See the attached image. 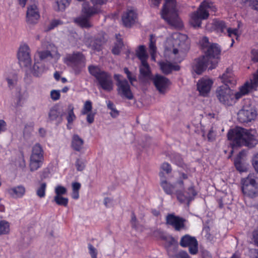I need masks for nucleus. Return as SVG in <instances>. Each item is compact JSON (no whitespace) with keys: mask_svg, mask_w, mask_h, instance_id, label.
Here are the masks:
<instances>
[{"mask_svg":"<svg viewBox=\"0 0 258 258\" xmlns=\"http://www.w3.org/2000/svg\"><path fill=\"white\" fill-rule=\"evenodd\" d=\"M252 238L255 244L258 246V229L252 232Z\"/></svg>","mask_w":258,"mask_h":258,"instance_id":"63","label":"nucleus"},{"mask_svg":"<svg viewBox=\"0 0 258 258\" xmlns=\"http://www.w3.org/2000/svg\"><path fill=\"white\" fill-rule=\"evenodd\" d=\"M6 80L8 82V87L10 89H13L17 84L18 81V75L15 73H11L6 78Z\"/></svg>","mask_w":258,"mask_h":258,"instance_id":"31","label":"nucleus"},{"mask_svg":"<svg viewBox=\"0 0 258 258\" xmlns=\"http://www.w3.org/2000/svg\"><path fill=\"white\" fill-rule=\"evenodd\" d=\"M123 70L124 72L126 74L127 78L129 80L130 83L131 84H133V82L136 81V76L133 75L127 68H124Z\"/></svg>","mask_w":258,"mask_h":258,"instance_id":"51","label":"nucleus"},{"mask_svg":"<svg viewBox=\"0 0 258 258\" xmlns=\"http://www.w3.org/2000/svg\"><path fill=\"white\" fill-rule=\"evenodd\" d=\"M252 164L255 170L258 173V153L253 157Z\"/></svg>","mask_w":258,"mask_h":258,"instance_id":"59","label":"nucleus"},{"mask_svg":"<svg viewBox=\"0 0 258 258\" xmlns=\"http://www.w3.org/2000/svg\"><path fill=\"white\" fill-rule=\"evenodd\" d=\"M19 62L24 66L27 67L31 64L32 62L30 49L26 44L20 45L17 54Z\"/></svg>","mask_w":258,"mask_h":258,"instance_id":"13","label":"nucleus"},{"mask_svg":"<svg viewBox=\"0 0 258 258\" xmlns=\"http://www.w3.org/2000/svg\"><path fill=\"white\" fill-rule=\"evenodd\" d=\"M161 0H152L155 7H158ZM161 17L170 26L179 28L182 26V23L178 17L176 9V0H165L161 12Z\"/></svg>","mask_w":258,"mask_h":258,"instance_id":"2","label":"nucleus"},{"mask_svg":"<svg viewBox=\"0 0 258 258\" xmlns=\"http://www.w3.org/2000/svg\"><path fill=\"white\" fill-rule=\"evenodd\" d=\"M92 109V102L89 101H86L84 105L83 110H82V114L84 115L90 112Z\"/></svg>","mask_w":258,"mask_h":258,"instance_id":"45","label":"nucleus"},{"mask_svg":"<svg viewBox=\"0 0 258 258\" xmlns=\"http://www.w3.org/2000/svg\"><path fill=\"white\" fill-rule=\"evenodd\" d=\"M119 36H120L119 34L116 35V37L117 39V43L115 44L114 47L112 49V53L115 55L119 54L120 48L123 45V42L118 38Z\"/></svg>","mask_w":258,"mask_h":258,"instance_id":"39","label":"nucleus"},{"mask_svg":"<svg viewBox=\"0 0 258 258\" xmlns=\"http://www.w3.org/2000/svg\"><path fill=\"white\" fill-rule=\"evenodd\" d=\"M221 48L218 44L212 43L208 47L206 50H205V55L207 56L209 59L217 61L215 58L220 55Z\"/></svg>","mask_w":258,"mask_h":258,"instance_id":"21","label":"nucleus"},{"mask_svg":"<svg viewBox=\"0 0 258 258\" xmlns=\"http://www.w3.org/2000/svg\"><path fill=\"white\" fill-rule=\"evenodd\" d=\"M161 186L166 194L171 195L173 194L175 188L173 184L168 182L166 180H163L161 182Z\"/></svg>","mask_w":258,"mask_h":258,"instance_id":"34","label":"nucleus"},{"mask_svg":"<svg viewBox=\"0 0 258 258\" xmlns=\"http://www.w3.org/2000/svg\"><path fill=\"white\" fill-rule=\"evenodd\" d=\"M84 140L78 135L75 134L72 137L71 147L75 151L80 152L83 148Z\"/></svg>","mask_w":258,"mask_h":258,"instance_id":"24","label":"nucleus"},{"mask_svg":"<svg viewBox=\"0 0 258 258\" xmlns=\"http://www.w3.org/2000/svg\"><path fill=\"white\" fill-rule=\"evenodd\" d=\"M44 151L39 143H36L32 147L30 158L44 159Z\"/></svg>","mask_w":258,"mask_h":258,"instance_id":"26","label":"nucleus"},{"mask_svg":"<svg viewBox=\"0 0 258 258\" xmlns=\"http://www.w3.org/2000/svg\"><path fill=\"white\" fill-rule=\"evenodd\" d=\"M88 71L96 79L98 85L101 88L107 92H110L113 90V81L111 75L109 73L101 70L98 66L93 65L88 67Z\"/></svg>","mask_w":258,"mask_h":258,"instance_id":"5","label":"nucleus"},{"mask_svg":"<svg viewBox=\"0 0 258 258\" xmlns=\"http://www.w3.org/2000/svg\"><path fill=\"white\" fill-rule=\"evenodd\" d=\"M7 130V123L3 119H0V134Z\"/></svg>","mask_w":258,"mask_h":258,"instance_id":"64","label":"nucleus"},{"mask_svg":"<svg viewBox=\"0 0 258 258\" xmlns=\"http://www.w3.org/2000/svg\"><path fill=\"white\" fill-rule=\"evenodd\" d=\"M216 11V8L210 0H205L201 3L196 11L190 15L189 23L195 28L201 27L202 21L208 18L210 12Z\"/></svg>","mask_w":258,"mask_h":258,"instance_id":"3","label":"nucleus"},{"mask_svg":"<svg viewBox=\"0 0 258 258\" xmlns=\"http://www.w3.org/2000/svg\"><path fill=\"white\" fill-rule=\"evenodd\" d=\"M104 42V38L103 37H89L86 40L85 44L88 47L99 51Z\"/></svg>","mask_w":258,"mask_h":258,"instance_id":"18","label":"nucleus"},{"mask_svg":"<svg viewBox=\"0 0 258 258\" xmlns=\"http://www.w3.org/2000/svg\"><path fill=\"white\" fill-rule=\"evenodd\" d=\"M162 170L166 172V173L169 174L171 172L172 168L171 165L167 162L163 163L161 166Z\"/></svg>","mask_w":258,"mask_h":258,"instance_id":"55","label":"nucleus"},{"mask_svg":"<svg viewBox=\"0 0 258 258\" xmlns=\"http://www.w3.org/2000/svg\"><path fill=\"white\" fill-rule=\"evenodd\" d=\"M251 89L249 83L246 82L239 88V91L234 94L237 101L243 96L247 94Z\"/></svg>","mask_w":258,"mask_h":258,"instance_id":"29","label":"nucleus"},{"mask_svg":"<svg viewBox=\"0 0 258 258\" xmlns=\"http://www.w3.org/2000/svg\"><path fill=\"white\" fill-rule=\"evenodd\" d=\"M153 80L157 90L161 94H165L171 85V82L168 78L159 75H156Z\"/></svg>","mask_w":258,"mask_h":258,"instance_id":"15","label":"nucleus"},{"mask_svg":"<svg viewBox=\"0 0 258 258\" xmlns=\"http://www.w3.org/2000/svg\"><path fill=\"white\" fill-rule=\"evenodd\" d=\"M201 45L203 49L208 48V47L210 45V42L209 41V39L207 37H204L202 39L201 42Z\"/></svg>","mask_w":258,"mask_h":258,"instance_id":"53","label":"nucleus"},{"mask_svg":"<svg viewBox=\"0 0 258 258\" xmlns=\"http://www.w3.org/2000/svg\"><path fill=\"white\" fill-rule=\"evenodd\" d=\"M226 32L228 34V36L230 37H232L233 35L235 36H237L238 30L237 29H231L228 28L226 30Z\"/></svg>","mask_w":258,"mask_h":258,"instance_id":"57","label":"nucleus"},{"mask_svg":"<svg viewBox=\"0 0 258 258\" xmlns=\"http://www.w3.org/2000/svg\"><path fill=\"white\" fill-rule=\"evenodd\" d=\"M54 201L59 206H63L67 207L68 204L69 200L67 198L62 197V196H55L54 197Z\"/></svg>","mask_w":258,"mask_h":258,"instance_id":"41","label":"nucleus"},{"mask_svg":"<svg viewBox=\"0 0 258 258\" xmlns=\"http://www.w3.org/2000/svg\"><path fill=\"white\" fill-rule=\"evenodd\" d=\"M242 191L245 196L251 198L258 197L257 186L249 185L248 186H242Z\"/></svg>","mask_w":258,"mask_h":258,"instance_id":"25","label":"nucleus"},{"mask_svg":"<svg viewBox=\"0 0 258 258\" xmlns=\"http://www.w3.org/2000/svg\"><path fill=\"white\" fill-rule=\"evenodd\" d=\"M123 25L126 28H131L138 21V14L137 11L133 9H127L121 17Z\"/></svg>","mask_w":258,"mask_h":258,"instance_id":"14","label":"nucleus"},{"mask_svg":"<svg viewBox=\"0 0 258 258\" xmlns=\"http://www.w3.org/2000/svg\"><path fill=\"white\" fill-rule=\"evenodd\" d=\"M45 46L46 50H39L37 51V54L41 60L52 57V53H57V48L54 44L47 43Z\"/></svg>","mask_w":258,"mask_h":258,"instance_id":"19","label":"nucleus"},{"mask_svg":"<svg viewBox=\"0 0 258 258\" xmlns=\"http://www.w3.org/2000/svg\"><path fill=\"white\" fill-rule=\"evenodd\" d=\"M40 17L39 11L36 5H32L27 8L26 13V22L28 24H36L38 22Z\"/></svg>","mask_w":258,"mask_h":258,"instance_id":"16","label":"nucleus"},{"mask_svg":"<svg viewBox=\"0 0 258 258\" xmlns=\"http://www.w3.org/2000/svg\"><path fill=\"white\" fill-rule=\"evenodd\" d=\"M25 191V188L22 185L14 187L9 190V194L14 198L22 197L24 195Z\"/></svg>","mask_w":258,"mask_h":258,"instance_id":"27","label":"nucleus"},{"mask_svg":"<svg viewBox=\"0 0 258 258\" xmlns=\"http://www.w3.org/2000/svg\"><path fill=\"white\" fill-rule=\"evenodd\" d=\"M75 165L77 170L79 171H83L86 166L85 161L79 158L77 159Z\"/></svg>","mask_w":258,"mask_h":258,"instance_id":"47","label":"nucleus"},{"mask_svg":"<svg viewBox=\"0 0 258 258\" xmlns=\"http://www.w3.org/2000/svg\"><path fill=\"white\" fill-rule=\"evenodd\" d=\"M60 115V112L57 107H52L48 113V118L50 121H53L56 120Z\"/></svg>","mask_w":258,"mask_h":258,"instance_id":"37","label":"nucleus"},{"mask_svg":"<svg viewBox=\"0 0 258 258\" xmlns=\"http://www.w3.org/2000/svg\"><path fill=\"white\" fill-rule=\"evenodd\" d=\"M120 75H115L114 78L116 81V86L118 94L122 97H125L128 100H132L134 95L131 91L130 85L125 79H120Z\"/></svg>","mask_w":258,"mask_h":258,"instance_id":"10","label":"nucleus"},{"mask_svg":"<svg viewBox=\"0 0 258 258\" xmlns=\"http://www.w3.org/2000/svg\"><path fill=\"white\" fill-rule=\"evenodd\" d=\"M249 185L257 186L255 181L254 174H249L247 177L242 180V186Z\"/></svg>","mask_w":258,"mask_h":258,"instance_id":"35","label":"nucleus"},{"mask_svg":"<svg viewBox=\"0 0 258 258\" xmlns=\"http://www.w3.org/2000/svg\"><path fill=\"white\" fill-rule=\"evenodd\" d=\"M257 111L250 101L244 100L242 107L237 114L239 121L242 123L250 122L255 119Z\"/></svg>","mask_w":258,"mask_h":258,"instance_id":"7","label":"nucleus"},{"mask_svg":"<svg viewBox=\"0 0 258 258\" xmlns=\"http://www.w3.org/2000/svg\"><path fill=\"white\" fill-rule=\"evenodd\" d=\"M107 108L111 110L110 112V115L113 117H116L119 115V111L115 108L114 104L111 101L107 102Z\"/></svg>","mask_w":258,"mask_h":258,"instance_id":"40","label":"nucleus"},{"mask_svg":"<svg viewBox=\"0 0 258 258\" xmlns=\"http://www.w3.org/2000/svg\"><path fill=\"white\" fill-rule=\"evenodd\" d=\"M157 47L156 46V40L153 37V35H150V43H149V51L150 53H156Z\"/></svg>","mask_w":258,"mask_h":258,"instance_id":"46","label":"nucleus"},{"mask_svg":"<svg viewBox=\"0 0 258 258\" xmlns=\"http://www.w3.org/2000/svg\"><path fill=\"white\" fill-rule=\"evenodd\" d=\"M159 65L162 72L166 75L171 73L172 71H179L180 69L178 64L169 61L160 62Z\"/></svg>","mask_w":258,"mask_h":258,"instance_id":"23","label":"nucleus"},{"mask_svg":"<svg viewBox=\"0 0 258 258\" xmlns=\"http://www.w3.org/2000/svg\"><path fill=\"white\" fill-rule=\"evenodd\" d=\"M62 23L61 21L58 20H52L48 26L47 30H51Z\"/></svg>","mask_w":258,"mask_h":258,"instance_id":"54","label":"nucleus"},{"mask_svg":"<svg viewBox=\"0 0 258 258\" xmlns=\"http://www.w3.org/2000/svg\"><path fill=\"white\" fill-rule=\"evenodd\" d=\"M253 132L242 127H238L230 130L227 134V138L232 141L231 145L233 148L243 145L252 148L257 143V137L253 134Z\"/></svg>","mask_w":258,"mask_h":258,"instance_id":"1","label":"nucleus"},{"mask_svg":"<svg viewBox=\"0 0 258 258\" xmlns=\"http://www.w3.org/2000/svg\"><path fill=\"white\" fill-rule=\"evenodd\" d=\"M140 73L143 78H151V72L147 61L141 62V65L140 66Z\"/></svg>","mask_w":258,"mask_h":258,"instance_id":"28","label":"nucleus"},{"mask_svg":"<svg viewBox=\"0 0 258 258\" xmlns=\"http://www.w3.org/2000/svg\"><path fill=\"white\" fill-rule=\"evenodd\" d=\"M221 80L222 82L225 85V86H234L236 83V81L234 77L232 70L229 69H227L225 73H224L222 77Z\"/></svg>","mask_w":258,"mask_h":258,"instance_id":"22","label":"nucleus"},{"mask_svg":"<svg viewBox=\"0 0 258 258\" xmlns=\"http://www.w3.org/2000/svg\"><path fill=\"white\" fill-rule=\"evenodd\" d=\"M44 70L45 69L43 65L37 62L34 63L32 73L34 76L39 77L44 72Z\"/></svg>","mask_w":258,"mask_h":258,"instance_id":"36","label":"nucleus"},{"mask_svg":"<svg viewBox=\"0 0 258 258\" xmlns=\"http://www.w3.org/2000/svg\"><path fill=\"white\" fill-rule=\"evenodd\" d=\"M213 84V82L212 80L203 78L197 83L198 90L201 95L205 96L210 92Z\"/></svg>","mask_w":258,"mask_h":258,"instance_id":"17","label":"nucleus"},{"mask_svg":"<svg viewBox=\"0 0 258 258\" xmlns=\"http://www.w3.org/2000/svg\"><path fill=\"white\" fill-rule=\"evenodd\" d=\"M177 258H191L187 252L185 251H180L177 254Z\"/></svg>","mask_w":258,"mask_h":258,"instance_id":"62","label":"nucleus"},{"mask_svg":"<svg viewBox=\"0 0 258 258\" xmlns=\"http://www.w3.org/2000/svg\"><path fill=\"white\" fill-rule=\"evenodd\" d=\"M68 115L67 119L68 121L67 128L69 130L72 128L70 124L76 119V116L74 112V106L72 104H70L68 107Z\"/></svg>","mask_w":258,"mask_h":258,"instance_id":"32","label":"nucleus"},{"mask_svg":"<svg viewBox=\"0 0 258 258\" xmlns=\"http://www.w3.org/2000/svg\"><path fill=\"white\" fill-rule=\"evenodd\" d=\"M64 62L71 66L76 75L79 74L86 66V58L81 52H74L67 55Z\"/></svg>","mask_w":258,"mask_h":258,"instance_id":"6","label":"nucleus"},{"mask_svg":"<svg viewBox=\"0 0 258 258\" xmlns=\"http://www.w3.org/2000/svg\"><path fill=\"white\" fill-rule=\"evenodd\" d=\"M172 161L179 166H182L183 165V159L181 155L179 154H175L172 159Z\"/></svg>","mask_w":258,"mask_h":258,"instance_id":"48","label":"nucleus"},{"mask_svg":"<svg viewBox=\"0 0 258 258\" xmlns=\"http://www.w3.org/2000/svg\"><path fill=\"white\" fill-rule=\"evenodd\" d=\"M50 97L52 100H58L60 97V91L53 90L50 92Z\"/></svg>","mask_w":258,"mask_h":258,"instance_id":"52","label":"nucleus"},{"mask_svg":"<svg viewBox=\"0 0 258 258\" xmlns=\"http://www.w3.org/2000/svg\"><path fill=\"white\" fill-rule=\"evenodd\" d=\"M131 223L132 226L133 228H137V219L135 214L134 213H133L132 214Z\"/></svg>","mask_w":258,"mask_h":258,"instance_id":"60","label":"nucleus"},{"mask_svg":"<svg viewBox=\"0 0 258 258\" xmlns=\"http://www.w3.org/2000/svg\"><path fill=\"white\" fill-rule=\"evenodd\" d=\"M88 246L89 249V252L91 256V258H97V249L91 243H89Z\"/></svg>","mask_w":258,"mask_h":258,"instance_id":"50","label":"nucleus"},{"mask_svg":"<svg viewBox=\"0 0 258 258\" xmlns=\"http://www.w3.org/2000/svg\"><path fill=\"white\" fill-rule=\"evenodd\" d=\"M67 192V189L61 185H57L55 188V193L56 196H61L65 195Z\"/></svg>","mask_w":258,"mask_h":258,"instance_id":"49","label":"nucleus"},{"mask_svg":"<svg viewBox=\"0 0 258 258\" xmlns=\"http://www.w3.org/2000/svg\"><path fill=\"white\" fill-rule=\"evenodd\" d=\"M10 231V225L8 222L5 221H0V235L6 234Z\"/></svg>","mask_w":258,"mask_h":258,"instance_id":"42","label":"nucleus"},{"mask_svg":"<svg viewBox=\"0 0 258 258\" xmlns=\"http://www.w3.org/2000/svg\"><path fill=\"white\" fill-rule=\"evenodd\" d=\"M165 221L166 225L172 226L176 231H179L186 229L185 220L176 216L174 213L168 214L166 216Z\"/></svg>","mask_w":258,"mask_h":258,"instance_id":"12","label":"nucleus"},{"mask_svg":"<svg viewBox=\"0 0 258 258\" xmlns=\"http://www.w3.org/2000/svg\"><path fill=\"white\" fill-rule=\"evenodd\" d=\"M102 13L101 8L91 5L89 2H85L82 4L81 16L74 19V22L83 28H90L93 27L90 21L91 18Z\"/></svg>","mask_w":258,"mask_h":258,"instance_id":"4","label":"nucleus"},{"mask_svg":"<svg viewBox=\"0 0 258 258\" xmlns=\"http://www.w3.org/2000/svg\"><path fill=\"white\" fill-rule=\"evenodd\" d=\"M71 0H57L55 4L57 6L58 11H63L67 6H68Z\"/></svg>","mask_w":258,"mask_h":258,"instance_id":"43","label":"nucleus"},{"mask_svg":"<svg viewBox=\"0 0 258 258\" xmlns=\"http://www.w3.org/2000/svg\"><path fill=\"white\" fill-rule=\"evenodd\" d=\"M179 244L182 247H188L189 253L192 255L198 252V242L195 237L185 234L181 237Z\"/></svg>","mask_w":258,"mask_h":258,"instance_id":"11","label":"nucleus"},{"mask_svg":"<svg viewBox=\"0 0 258 258\" xmlns=\"http://www.w3.org/2000/svg\"><path fill=\"white\" fill-rule=\"evenodd\" d=\"M215 27L218 31L221 33H225V30H227L225 23L223 21H218L215 23Z\"/></svg>","mask_w":258,"mask_h":258,"instance_id":"44","label":"nucleus"},{"mask_svg":"<svg viewBox=\"0 0 258 258\" xmlns=\"http://www.w3.org/2000/svg\"><path fill=\"white\" fill-rule=\"evenodd\" d=\"M94 6L98 8H101V6L106 3L107 0H90Z\"/></svg>","mask_w":258,"mask_h":258,"instance_id":"56","label":"nucleus"},{"mask_svg":"<svg viewBox=\"0 0 258 258\" xmlns=\"http://www.w3.org/2000/svg\"><path fill=\"white\" fill-rule=\"evenodd\" d=\"M251 60L253 62H258V49H253L251 51Z\"/></svg>","mask_w":258,"mask_h":258,"instance_id":"58","label":"nucleus"},{"mask_svg":"<svg viewBox=\"0 0 258 258\" xmlns=\"http://www.w3.org/2000/svg\"><path fill=\"white\" fill-rule=\"evenodd\" d=\"M47 187L46 182H41L36 189V195L40 198H43L45 196V192Z\"/></svg>","mask_w":258,"mask_h":258,"instance_id":"38","label":"nucleus"},{"mask_svg":"<svg viewBox=\"0 0 258 258\" xmlns=\"http://www.w3.org/2000/svg\"><path fill=\"white\" fill-rule=\"evenodd\" d=\"M251 89H254L258 87V79L253 76V79L249 83Z\"/></svg>","mask_w":258,"mask_h":258,"instance_id":"61","label":"nucleus"},{"mask_svg":"<svg viewBox=\"0 0 258 258\" xmlns=\"http://www.w3.org/2000/svg\"><path fill=\"white\" fill-rule=\"evenodd\" d=\"M44 162V159L30 158L29 167L31 172H33L40 168Z\"/></svg>","mask_w":258,"mask_h":258,"instance_id":"30","label":"nucleus"},{"mask_svg":"<svg viewBox=\"0 0 258 258\" xmlns=\"http://www.w3.org/2000/svg\"><path fill=\"white\" fill-rule=\"evenodd\" d=\"M177 198L180 202H184L186 201L190 202L197 195V192L195 189L194 185H191L187 188L185 194H182L180 191H177Z\"/></svg>","mask_w":258,"mask_h":258,"instance_id":"20","label":"nucleus"},{"mask_svg":"<svg viewBox=\"0 0 258 258\" xmlns=\"http://www.w3.org/2000/svg\"><path fill=\"white\" fill-rule=\"evenodd\" d=\"M136 55L141 62L147 61L148 56L146 53L145 46L144 45H140L138 50L136 51Z\"/></svg>","mask_w":258,"mask_h":258,"instance_id":"33","label":"nucleus"},{"mask_svg":"<svg viewBox=\"0 0 258 258\" xmlns=\"http://www.w3.org/2000/svg\"><path fill=\"white\" fill-rule=\"evenodd\" d=\"M217 64V61L210 60L204 55L195 59L192 68L197 74L200 75L208 66L209 69L211 70L216 67Z\"/></svg>","mask_w":258,"mask_h":258,"instance_id":"9","label":"nucleus"},{"mask_svg":"<svg viewBox=\"0 0 258 258\" xmlns=\"http://www.w3.org/2000/svg\"><path fill=\"white\" fill-rule=\"evenodd\" d=\"M216 95L219 101L225 106H232L237 101L235 94L229 86L218 87L216 91Z\"/></svg>","mask_w":258,"mask_h":258,"instance_id":"8","label":"nucleus"}]
</instances>
